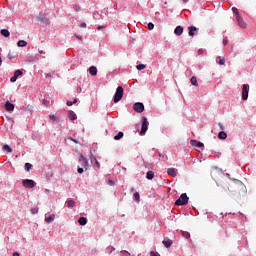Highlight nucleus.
<instances>
[{
	"mask_svg": "<svg viewBox=\"0 0 256 256\" xmlns=\"http://www.w3.org/2000/svg\"><path fill=\"white\" fill-rule=\"evenodd\" d=\"M17 57V52H9L7 55L8 59H15Z\"/></svg>",
	"mask_w": 256,
	"mask_h": 256,
	"instance_id": "obj_26",
	"label": "nucleus"
},
{
	"mask_svg": "<svg viewBox=\"0 0 256 256\" xmlns=\"http://www.w3.org/2000/svg\"><path fill=\"white\" fill-rule=\"evenodd\" d=\"M219 139H227V133L225 131H221L218 134Z\"/></svg>",
	"mask_w": 256,
	"mask_h": 256,
	"instance_id": "obj_25",
	"label": "nucleus"
},
{
	"mask_svg": "<svg viewBox=\"0 0 256 256\" xmlns=\"http://www.w3.org/2000/svg\"><path fill=\"white\" fill-rule=\"evenodd\" d=\"M188 35L190 36V37H193L194 35H195V31H197V27H195V26H189L188 27Z\"/></svg>",
	"mask_w": 256,
	"mask_h": 256,
	"instance_id": "obj_11",
	"label": "nucleus"
},
{
	"mask_svg": "<svg viewBox=\"0 0 256 256\" xmlns=\"http://www.w3.org/2000/svg\"><path fill=\"white\" fill-rule=\"evenodd\" d=\"M94 161H95L94 167L99 169V167H101V165L99 164V161H97V158H94Z\"/></svg>",
	"mask_w": 256,
	"mask_h": 256,
	"instance_id": "obj_37",
	"label": "nucleus"
},
{
	"mask_svg": "<svg viewBox=\"0 0 256 256\" xmlns=\"http://www.w3.org/2000/svg\"><path fill=\"white\" fill-rule=\"evenodd\" d=\"M218 65H224L225 64V58L224 57H221V56H218Z\"/></svg>",
	"mask_w": 256,
	"mask_h": 256,
	"instance_id": "obj_31",
	"label": "nucleus"
},
{
	"mask_svg": "<svg viewBox=\"0 0 256 256\" xmlns=\"http://www.w3.org/2000/svg\"><path fill=\"white\" fill-rule=\"evenodd\" d=\"M50 119H51L52 121H57V118L55 117V115H50Z\"/></svg>",
	"mask_w": 256,
	"mask_h": 256,
	"instance_id": "obj_42",
	"label": "nucleus"
},
{
	"mask_svg": "<svg viewBox=\"0 0 256 256\" xmlns=\"http://www.w3.org/2000/svg\"><path fill=\"white\" fill-rule=\"evenodd\" d=\"M5 109H6V111L11 113L12 111H15V104L7 101L5 104Z\"/></svg>",
	"mask_w": 256,
	"mask_h": 256,
	"instance_id": "obj_10",
	"label": "nucleus"
},
{
	"mask_svg": "<svg viewBox=\"0 0 256 256\" xmlns=\"http://www.w3.org/2000/svg\"><path fill=\"white\" fill-rule=\"evenodd\" d=\"M124 90L121 86H118L114 95V103H119L123 99Z\"/></svg>",
	"mask_w": 256,
	"mask_h": 256,
	"instance_id": "obj_2",
	"label": "nucleus"
},
{
	"mask_svg": "<svg viewBox=\"0 0 256 256\" xmlns=\"http://www.w3.org/2000/svg\"><path fill=\"white\" fill-rule=\"evenodd\" d=\"M76 39H79L81 41V39H83V36L81 35H76Z\"/></svg>",
	"mask_w": 256,
	"mask_h": 256,
	"instance_id": "obj_45",
	"label": "nucleus"
},
{
	"mask_svg": "<svg viewBox=\"0 0 256 256\" xmlns=\"http://www.w3.org/2000/svg\"><path fill=\"white\" fill-rule=\"evenodd\" d=\"M1 35H3V37H9V35H11V33L7 29H2Z\"/></svg>",
	"mask_w": 256,
	"mask_h": 256,
	"instance_id": "obj_24",
	"label": "nucleus"
},
{
	"mask_svg": "<svg viewBox=\"0 0 256 256\" xmlns=\"http://www.w3.org/2000/svg\"><path fill=\"white\" fill-rule=\"evenodd\" d=\"M150 255H151V256H159L157 253H155V252H153V251L150 252Z\"/></svg>",
	"mask_w": 256,
	"mask_h": 256,
	"instance_id": "obj_44",
	"label": "nucleus"
},
{
	"mask_svg": "<svg viewBox=\"0 0 256 256\" xmlns=\"http://www.w3.org/2000/svg\"><path fill=\"white\" fill-rule=\"evenodd\" d=\"M97 29L98 31H101V29H103V26H98Z\"/></svg>",
	"mask_w": 256,
	"mask_h": 256,
	"instance_id": "obj_47",
	"label": "nucleus"
},
{
	"mask_svg": "<svg viewBox=\"0 0 256 256\" xmlns=\"http://www.w3.org/2000/svg\"><path fill=\"white\" fill-rule=\"evenodd\" d=\"M219 127H220V129H223V125H221V123L219 124Z\"/></svg>",
	"mask_w": 256,
	"mask_h": 256,
	"instance_id": "obj_53",
	"label": "nucleus"
},
{
	"mask_svg": "<svg viewBox=\"0 0 256 256\" xmlns=\"http://www.w3.org/2000/svg\"><path fill=\"white\" fill-rule=\"evenodd\" d=\"M72 103H73V105H75V103H77V99H74V100L72 101Z\"/></svg>",
	"mask_w": 256,
	"mask_h": 256,
	"instance_id": "obj_49",
	"label": "nucleus"
},
{
	"mask_svg": "<svg viewBox=\"0 0 256 256\" xmlns=\"http://www.w3.org/2000/svg\"><path fill=\"white\" fill-rule=\"evenodd\" d=\"M89 73H90V75H92V77H95L97 75V67L91 66L89 68Z\"/></svg>",
	"mask_w": 256,
	"mask_h": 256,
	"instance_id": "obj_14",
	"label": "nucleus"
},
{
	"mask_svg": "<svg viewBox=\"0 0 256 256\" xmlns=\"http://www.w3.org/2000/svg\"><path fill=\"white\" fill-rule=\"evenodd\" d=\"M66 205L69 209H71V207H75V202H74V200L69 199L66 201Z\"/></svg>",
	"mask_w": 256,
	"mask_h": 256,
	"instance_id": "obj_19",
	"label": "nucleus"
},
{
	"mask_svg": "<svg viewBox=\"0 0 256 256\" xmlns=\"http://www.w3.org/2000/svg\"><path fill=\"white\" fill-rule=\"evenodd\" d=\"M232 11H233V13H234L235 15H237V17H239V9L233 7V8H232Z\"/></svg>",
	"mask_w": 256,
	"mask_h": 256,
	"instance_id": "obj_36",
	"label": "nucleus"
},
{
	"mask_svg": "<svg viewBox=\"0 0 256 256\" xmlns=\"http://www.w3.org/2000/svg\"><path fill=\"white\" fill-rule=\"evenodd\" d=\"M192 145H194L195 147H204L205 144H203V142H199L197 140H191Z\"/></svg>",
	"mask_w": 256,
	"mask_h": 256,
	"instance_id": "obj_17",
	"label": "nucleus"
},
{
	"mask_svg": "<svg viewBox=\"0 0 256 256\" xmlns=\"http://www.w3.org/2000/svg\"><path fill=\"white\" fill-rule=\"evenodd\" d=\"M148 127H149V121H147L146 117H143L140 135H145L147 133Z\"/></svg>",
	"mask_w": 256,
	"mask_h": 256,
	"instance_id": "obj_3",
	"label": "nucleus"
},
{
	"mask_svg": "<svg viewBox=\"0 0 256 256\" xmlns=\"http://www.w3.org/2000/svg\"><path fill=\"white\" fill-rule=\"evenodd\" d=\"M70 141H73L74 143H77V140L73 139V138H69Z\"/></svg>",
	"mask_w": 256,
	"mask_h": 256,
	"instance_id": "obj_48",
	"label": "nucleus"
},
{
	"mask_svg": "<svg viewBox=\"0 0 256 256\" xmlns=\"http://www.w3.org/2000/svg\"><path fill=\"white\" fill-rule=\"evenodd\" d=\"M190 81L194 85V87H199V82H197V77L193 76Z\"/></svg>",
	"mask_w": 256,
	"mask_h": 256,
	"instance_id": "obj_21",
	"label": "nucleus"
},
{
	"mask_svg": "<svg viewBox=\"0 0 256 256\" xmlns=\"http://www.w3.org/2000/svg\"><path fill=\"white\" fill-rule=\"evenodd\" d=\"M66 105H67L68 107H71V106L73 105V101H67Z\"/></svg>",
	"mask_w": 256,
	"mask_h": 256,
	"instance_id": "obj_41",
	"label": "nucleus"
},
{
	"mask_svg": "<svg viewBox=\"0 0 256 256\" xmlns=\"http://www.w3.org/2000/svg\"><path fill=\"white\" fill-rule=\"evenodd\" d=\"M236 19L237 24L239 25V27H241V29H247V23H245V20H243V17H241V15H238Z\"/></svg>",
	"mask_w": 256,
	"mask_h": 256,
	"instance_id": "obj_8",
	"label": "nucleus"
},
{
	"mask_svg": "<svg viewBox=\"0 0 256 256\" xmlns=\"http://www.w3.org/2000/svg\"><path fill=\"white\" fill-rule=\"evenodd\" d=\"M79 163H82L85 171L89 169V160L83 154H79Z\"/></svg>",
	"mask_w": 256,
	"mask_h": 256,
	"instance_id": "obj_5",
	"label": "nucleus"
},
{
	"mask_svg": "<svg viewBox=\"0 0 256 256\" xmlns=\"http://www.w3.org/2000/svg\"><path fill=\"white\" fill-rule=\"evenodd\" d=\"M73 9H74V11H76V12L81 11V7H80L79 5H77V4H74Z\"/></svg>",
	"mask_w": 256,
	"mask_h": 256,
	"instance_id": "obj_35",
	"label": "nucleus"
},
{
	"mask_svg": "<svg viewBox=\"0 0 256 256\" xmlns=\"http://www.w3.org/2000/svg\"><path fill=\"white\" fill-rule=\"evenodd\" d=\"M248 98H249V86L248 84H244L242 86V100L247 101Z\"/></svg>",
	"mask_w": 256,
	"mask_h": 256,
	"instance_id": "obj_6",
	"label": "nucleus"
},
{
	"mask_svg": "<svg viewBox=\"0 0 256 256\" xmlns=\"http://www.w3.org/2000/svg\"><path fill=\"white\" fill-rule=\"evenodd\" d=\"M133 109L136 111V113H143V111H145V105H143L141 102H136L133 105Z\"/></svg>",
	"mask_w": 256,
	"mask_h": 256,
	"instance_id": "obj_7",
	"label": "nucleus"
},
{
	"mask_svg": "<svg viewBox=\"0 0 256 256\" xmlns=\"http://www.w3.org/2000/svg\"><path fill=\"white\" fill-rule=\"evenodd\" d=\"M175 35H183V26H177L174 30Z\"/></svg>",
	"mask_w": 256,
	"mask_h": 256,
	"instance_id": "obj_13",
	"label": "nucleus"
},
{
	"mask_svg": "<svg viewBox=\"0 0 256 256\" xmlns=\"http://www.w3.org/2000/svg\"><path fill=\"white\" fill-rule=\"evenodd\" d=\"M31 213H32L33 215H36V213H39V208H32V209H31Z\"/></svg>",
	"mask_w": 256,
	"mask_h": 256,
	"instance_id": "obj_38",
	"label": "nucleus"
},
{
	"mask_svg": "<svg viewBox=\"0 0 256 256\" xmlns=\"http://www.w3.org/2000/svg\"><path fill=\"white\" fill-rule=\"evenodd\" d=\"M17 45L18 47H27V42L25 40H20Z\"/></svg>",
	"mask_w": 256,
	"mask_h": 256,
	"instance_id": "obj_27",
	"label": "nucleus"
},
{
	"mask_svg": "<svg viewBox=\"0 0 256 256\" xmlns=\"http://www.w3.org/2000/svg\"><path fill=\"white\" fill-rule=\"evenodd\" d=\"M167 173L171 177H177V169H175V168H168Z\"/></svg>",
	"mask_w": 256,
	"mask_h": 256,
	"instance_id": "obj_12",
	"label": "nucleus"
},
{
	"mask_svg": "<svg viewBox=\"0 0 256 256\" xmlns=\"http://www.w3.org/2000/svg\"><path fill=\"white\" fill-rule=\"evenodd\" d=\"M147 27H148L149 31H153V29L155 28V25L150 22L147 24Z\"/></svg>",
	"mask_w": 256,
	"mask_h": 256,
	"instance_id": "obj_34",
	"label": "nucleus"
},
{
	"mask_svg": "<svg viewBox=\"0 0 256 256\" xmlns=\"http://www.w3.org/2000/svg\"><path fill=\"white\" fill-rule=\"evenodd\" d=\"M123 132H119L116 136H114L115 141H119V139H123Z\"/></svg>",
	"mask_w": 256,
	"mask_h": 256,
	"instance_id": "obj_28",
	"label": "nucleus"
},
{
	"mask_svg": "<svg viewBox=\"0 0 256 256\" xmlns=\"http://www.w3.org/2000/svg\"><path fill=\"white\" fill-rule=\"evenodd\" d=\"M164 247H166V249H169V247H171V245H173V240H163L162 241Z\"/></svg>",
	"mask_w": 256,
	"mask_h": 256,
	"instance_id": "obj_15",
	"label": "nucleus"
},
{
	"mask_svg": "<svg viewBox=\"0 0 256 256\" xmlns=\"http://www.w3.org/2000/svg\"><path fill=\"white\" fill-rule=\"evenodd\" d=\"M40 55H43V53H45L43 50L39 51Z\"/></svg>",
	"mask_w": 256,
	"mask_h": 256,
	"instance_id": "obj_50",
	"label": "nucleus"
},
{
	"mask_svg": "<svg viewBox=\"0 0 256 256\" xmlns=\"http://www.w3.org/2000/svg\"><path fill=\"white\" fill-rule=\"evenodd\" d=\"M84 172L83 168L79 167L78 168V173L82 174Z\"/></svg>",
	"mask_w": 256,
	"mask_h": 256,
	"instance_id": "obj_43",
	"label": "nucleus"
},
{
	"mask_svg": "<svg viewBox=\"0 0 256 256\" xmlns=\"http://www.w3.org/2000/svg\"><path fill=\"white\" fill-rule=\"evenodd\" d=\"M2 150L7 151L8 153H13V149L7 144L2 147Z\"/></svg>",
	"mask_w": 256,
	"mask_h": 256,
	"instance_id": "obj_22",
	"label": "nucleus"
},
{
	"mask_svg": "<svg viewBox=\"0 0 256 256\" xmlns=\"http://www.w3.org/2000/svg\"><path fill=\"white\" fill-rule=\"evenodd\" d=\"M68 117L71 121H75V119H77V114H75V112H73V111H69Z\"/></svg>",
	"mask_w": 256,
	"mask_h": 256,
	"instance_id": "obj_16",
	"label": "nucleus"
},
{
	"mask_svg": "<svg viewBox=\"0 0 256 256\" xmlns=\"http://www.w3.org/2000/svg\"><path fill=\"white\" fill-rule=\"evenodd\" d=\"M80 27L84 29L85 27H87V23H85V22L81 23Z\"/></svg>",
	"mask_w": 256,
	"mask_h": 256,
	"instance_id": "obj_40",
	"label": "nucleus"
},
{
	"mask_svg": "<svg viewBox=\"0 0 256 256\" xmlns=\"http://www.w3.org/2000/svg\"><path fill=\"white\" fill-rule=\"evenodd\" d=\"M223 43H224V45H227V40H224Z\"/></svg>",
	"mask_w": 256,
	"mask_h": 256,
	"instance_id": "obj_52",
	"label": "nucleus"
},
{
	"mask_svg": "<svg viewBox=\"0 0 256 256\" xmlns=\"http://www.w3.org/2000/svg\"><path fill=\"white\" fill-rule=\"evenodd\" d=\"M2 63H3V60L1 59V56H0V65H2Z\"/></svg>",
	"mask_w": 256,
	"mask_h": 256,
	"instance_id": "obj_51",
	"label": "nucleus"
},
{
	"mask_svg": "<svg viewBox=\"0 0 256 256\" xmlns=\"http://www.w3.org/2000/svg\"><path fill=\"white\" fill-rule=\"evenodd\" d=\"M182 1H183V3H187L188 0H182Z\"/></svg>",
	"mask_w": 256,
	"mask_h": 256,
	"instance_id": "obj_54",
	"label": "nucleus"
},
{
	"mask_svg": "<svg viewBox=\"0 0 256 256\" xmlns=\"http://www.w3.org/2000/svg\"><path fill=\"white\" fill-rule=\"evenodd\" d=\"M153 177H155V172L148 171L147 174H146V178L151 180V179H153Z\"/></svg>",
	"mask_w": 256,
	"mask_h": 256,
	"instance_id": "obj_23",
	"label": "nucleus"
},
{
	"mask_svg": "<svg viewBox=\"0 0 256 256\" xmlns=\"http://www.w3.org/2000/svg\"><path fill=\"white\" fill-rule=\"evenodd\" d=\"M182 237H184V239H189V237H191V234L187 231H183L182 232Z\"/></svg>",
	"mask_w": 256,
	"mask_h": 256,
	"instance_id": "obj_30",
	"label": "nucleus"
},
{
	"mask_svg": "<svg viewBox=\"0 0 256 256\" xmlns=\"http://www.w3.org/2000/svg\"><path fill=\"white\" fill-rule=\"evenodd\" d=\"M189 203V196H187V193L181 194L179 199L176 200L175 205L181 206V205H187Z\"/></svg>",
	"mask_w": 256,
	"mask_h": 256,
	"instance_id": "obj_1",
	"label": "nucleus"
},
{
	"mask_svg": "<svg viewBox=\"0 0 256 256\" xmlns=\"http://www.w3.org/2000/svg\"><path fill=\"white\" fill-rule=\"evenodd\" d=\"M20 75H23V71H21V70H16V71L14 72V77H11V78H10L11 83H15V81H17V79L20 77Z\"/></svg>",
	"mask_w": 256,
	"mask_h": 256,
	"instance_id": "obj_9",
	"label": "nucleus"
},
{
	"mask_svg": "<svg viewBox=\"0 0 256 256\" xmlns=\"http://www.w3.org/2000/svg\"><path fill=\"white\" fill-rule=\"evenodd\" d=\"M31 167H33V165L31 163H26L25 164V170L26 171H31Z\"/></svg>",
	"mask_w": 256,
	"mask_h": 256,
	"instance_id": "obj_33",
	"label": "nucleus"
},
{
	"mask_svg": "<svg viewBox=\"0 0 256 256\" xmlns=\"http://www.w3.org/2000/svg\"><path fill=\"white\" fill-rule=\"evenodd\" d=\"M46 223H53L55 221V214H51L50 216L45 218Z\"/></svg>",
	"mask_w": 256,
	"mask_h": 256,
	"instance_id": "obj_18",
	"label": "nucleus"
},
{
	"mask_svg": "<svg viewBox=\"0 0 256 256\" xmlns=\"http://www.w3.org/2000/svg\"><path fill=\"white\" fill-rule=\"evenodd\" d=\"M79 225H87V218L80 217L78 220Z\"/></svg>",
	"mask_w": 256,
	"mask_h": 256,
	"instance_id": "obj_20",
	"label": "nucleus"
},
{
	"mask_svg": "<svg viewBox=\"0 0 256 256\" xmlns=\"http://www.w3.org/2000/svg\"><path fill=\"white\" fill-rule=\"evenodd\" d=\"M42 103H43V105H49V100L44 99V100L42 101Z\"/></svg>",
	"mask_w": 256,
	"mask_h": 256,
	"instance_id": "obj_39",
	"label": "nucleus"
},
{
	"mask_svg": "<svg viewBox=\"0 0 256 256\" xmlns=\"http://www.w3.org/2000/svg\"><path fill=\"white\" fill-rule=\"evenodd\" d=\"M145 64H139V65H137L136 66V69L138 70V71H143V69H145Z\"/></svg>",
	"mask_w": 256,
	"mask_h": 256,
	"instance_id": "obj_32",
	"label": "nucleus"
},
{
	"mask_svg": "<svg viewBox=\"0 0 256 256\" xmlns=\"http://www.w3.org/2000/svg\"><path fill=\"white\" fill-rule=\"evenodd\" d=\"M134 199H135V201H137V203H139V201H141V196L139 195V192L134 193Z\"/></svg>",
	"mask_w": 256,
	"mask_h": 256,
	"instance_id": "obj_29",
	"label": "nucleus"
},
{
	"mask_svg": "<svg viewBox=\"0 0 256 256\" xmlns=\"http://www.w3.org/2000/svg\"><path fill=\"white\" fill-rule=\"evenodd\" d=\"M13 256H21V255L19 254V252H14Z\"/></svg>",
	"mask_w": 256,
	"mask_h": 256,
	"instance_id": "obj_46",
	"label": "nucleus"
},
{
	"mask_svg": "<svg viewBox=\"0 0 256 256\" xmlns=\"http://www.w3.org/2000/svg\"><path fill=\"white\" fill-rule=\"evenodd\" d=\"M22 185L23 187H25L26 189H33V187H35V185H37V183H35V181L31 180V179H24L22 181Z\"/></svg>",
	"mask_w": 256,
	"mask_h": 256,
	"instance_id": "obj_4",
	"label": "nucleus"
}]
</instances>
